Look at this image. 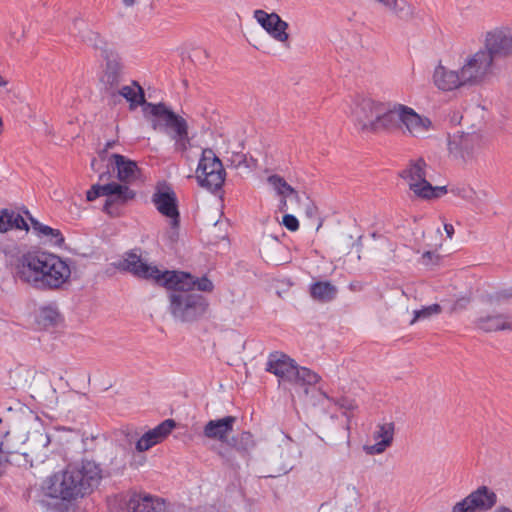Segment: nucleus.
<instances>
[{"label": "nucleus", "instance_id": "nucleus-45", "mask_svg": "<svg viewBox=\"0 0 512 512\" xmlns=\"http://www.w3.org/2000/svg\"><path fill=\"white\" fill-rule=\"evenodd\" d=\"M444 230H445V232L447 234V237L449 239H452V237L454 235V227H453V225L452 224H448V223L444 224Z\"/></svg>", "mask_w": 512, "mask_h": 512}, {"label": "nucleus", "instance_id": "nucleus-22", "mask_svg": "<svg viewBox=\"0 0 512 512\" xmlns=\"http://www.w3.org/2000/svg\"><path fill=\"white\" fill-rule=\"evenodd\" d=\"M394 429L395 426L393 422L379 424L373 434V438L376 443L373 445H365L363 447L366 454H382L388 447H390L394 438Z\"/></svg>", "mask_w": 512, "mask_h": 512}, {"label": "nucleus", "instance_id": "nucleus-29", "mask_svg": "<svg viewBox=\"0 0 512 512\" xmlns=\"http://www.w3.org/2000/svg\"><path fill=\"white\" fill-rule=\"evenodd\" d=\"M118 94L124 97L129 103L130 108L134 109L140 105H146L144 90L142 87L136 82L133 81L132 85L123 86Z\"/></svg>", "mask_w": 512, "mask_h": 512}, {"label": "nucleus", "instance_id": "nucleus-17", "mask_svg": "<svg viewBox=\"0 0 512 512\" xmlns=\"http://www.w3.org/2000/svg\"><path fill=\"white\" fill-rule=\"evenodd\" d=\"M176 426L173 419H166L157 425L155 428L147 431L142 437L136 442V450L144 452L149 450L154 445L162 442Z\"/></svg>", "mask_w": 512, "mask_h": 512}, {"label": "nucleus", "instance_id": "nucleus-15", "mask_svg": "<svg viewBox=\"0 0 512 512\" xmlns=\"http://www.w3.org/2000/svg\"><path fill=\"white\" fill-rule=\"evenodd\" d=\"M297 364L296 362L281 352L271 353L268 357L265 370L277 376L279 382H292Z\"/></svg>", "mask_w": 512, "mask_h": 512}, {"label": "nucleus", "instance_id": "nucleus-20", "mask_svg": "<svg viewBox=\"0 0 512 512\" xmlns=\"http://www.w3.org/2000/svg\"><path fill=\"white\" fill-rule=\"evenodd\" d=\"M398 22L407 23L415 17V7L407 0H373Z\"/></svg>", "mask_w": 512, "mask_h": 512}, {"label": "nucleus", "instance_id": "nucleus-39", "mask_svg": "<svg viewBox=\"0 0 512 512\" xmlns=\"http://www.w3.org/2000/svg\"><path fill=\"white\" fill-rule=\"evenodd\" d=\"M282 224L289 230V231H297L299 229V221L298 219L292 215V214H285L283 216Z\"/></svg>", "mask_w": 512, "mask_h": 512}, {"label": "nucleus", "instance_id": "nucleus-14", "mask_svg": "<svg viewBox=\"0 0 512 512\" xmlns=\"http://www.w3.org/2000/svg\"><path fill=\"white\" fill-rule=\"evenodd\" d=\"M253 17L274 40L283 43L288 47L289 34L287 33V30L289 28V24L277 13H267L262 9H257L253 12Z\"/></svg>", "mask_w": 512, "mask_h": 512}, {"label": "nucleus", "instance_id": "nucleus-47", "mask_svg": "<svg viewBox=\"0 0 512 512\" xmlns=\"http://www.w3.org/2000/svg\"><path fill=\"white\" fill-rule=\"evenodd\" d=\"M337 404L341 407V408H345V409H353V404L351 402H348L347 400L343 399V400H340V401H337Z\"/></svg>", "mask_w": 512, "mask_h": 512}, {"label": "nucleus", "instance_id": "nucleus-38", "mask_svg": "<svg viewBox=\"0 0 512 512\" xmlns=\"http://www.w3.org/2000/svg\"><path fill=\"white\" fill-rule=\"evenodd\" d=\"M451 192L454 195L459 196L467 201H473L475 196V192L471 188L467 187L452 188Z\"/></svg>", "mask_w": 512, "mask_h": 512}, {"label": "nucleus", "instance_id": "nucleus-18", "mask_svg": "<svg viewBox=\"0 0 512 512\" xmlns=\"http://www.w3.org/2000/svg\"><path fill=\"white\" fill-rule=\"evenodd\" d=\"M109 165L116 171L118 180L125 185L135 181L140 173L137 163L121 154H112L109 157Z\"/></svg>", "mask_w": 512, "mask_h": 512}, {"label": "nucleus", "instance_id": "nucleus-23", "mask_svg": "<svg viewBox=\"0 0 512 512\" xmlns=\"http://www.w3.org/2000/svg\"><path fill=\"white\" fill-rule=\"evenodd\" d=\"M106 66L101 76V82L107 90L118 87L123 73V65L119 55L114 52L104 57Z\"/></svg>", "mask_w": 512, "mask_h": 512}, {"label": "nucleus", "instance_id": "nucleus-25", "mask_svg": "<svg viewBox=\"0 0 512 512\" xmlns=\"http://www.w3.org/2000/svg\"><path fill=\"white\" fill-rule=\"evenodd\" d=\"M129 512H164V503L150 495L134 493L128 501Z\"/></svg>", "mask_w": 512, "mask_h": 512}, {"label": "nucleus", "instance_id": "nucleus-8", "mask_svg": "<svg viewBox=\"0 0 512 512\" xmlns=\"http://www.w3.org/2000/svg\"><path fill=\"white\" fill-rule=\"evenodd\" d=\"M495 66L491 57L480 48L464 59L460 70L467 86H478L493 75Z\"/></svg>", "mask_w": 512, "mask_h": 512}, {"label": "nucleus", "instance_id": "nucleus-6", "mask_svg": "<svg viewBox=\"0 0 512 512\" xmlns=\"http://www.w3.org/2000/svg\"><path fill=\"white\" fill-rule=\"evenodd\" d=\"M100 196H105L103 211L111 217H120L124 206L136 196V192L127 185L110 182L106 184H94L87 191L88 201H94Z\"/></svg>", "mask_w": 512, "mask_h": 512}, {"label": "nucleus", "instance_id": "nucleus-3", "mask_svg": "<svg viewBox=\"0 0 512 512\" xmlns=\"http://www.w3.org/2000/svg\"><path fill=\"white\" fill-rule=\"evenodd\" d=\"M103 478L100 465L92 460L69 464L62 472L50 476L44 483L45 494L65 501L90 494Z\"/></svg>", "mask_w": 512, "mask_h": 512}, {"label": "nucleus", "instance_id": "nucleus-28", "mask_svg": "<svg viewBox=\"0 0 512 512\" xmlns=\"http://www.w3.org/2000/svg\"><path fill=\"white\" fill-rule=\"evenodd\" d=\"M80 37L83 42L94 49L99 50L103 58L106 57V55L115 52L98 32L86 28L80 32Z\"/></svg>", "mask_w": 512, "mask_h": 512}, {"label": "nucleus", "instance_id": "nucleus-31", "mask_svg": "<svg viewBox=\"0 0 512 512\" xmlns=\"http://www.w3.org/2000/svg\"><path fill=\"white\" fill-rule=\"evenodd\" d=\"M29 219L31 221L33 230L38 235L48 237L52 245L62 247L65 239L60 230L44 225L33 217H30Z\"/></svg>", "mask_w": 512, "mask_h": 512}, {"label": "nucleus", "instance_id": "nucleus-33", "mask_svg": "<svg viewBox=\"0 0 512 512\" xmlns=\"http://www.w3.org/2000/svg\"><path fill=\"white\" fill-rule=\"evenodd\" d=\"M60 314L55 307H41L37 313L36 320L39 326L43 328L51 327L57 324Z\"/></svg>", "mask_w": 512, "mask_h": 512}, {"label": "nucleus", "instance_id": "nucleus-53", "mask_svg": "<svg viewBox=\"0 0 512 512\" xmlns=\"http://www.w3.org/2000/svg\"><path fill=\"white\" fill-rule=\"evenodd\" d=\"M105 176H106V174H101V175L99 176L100 181H103V180H104V178H105Z\"/></svg>", "mask_w": 512, "mask_h": 512}, {"label": "nucleus", "instance_id": "nucleus-2", "mask_svg": "<svg viewBox=\"0 0 512 512\" xmlns=\"http://www.w3.org/2000/svg\"><path fill=\"white\" fill-rule=\"evenodd\" d=\"M16 278L42 290L62 288L71 276L70 266L58 255L47 251H29L23 254L15 266Z\"/></svg>", "mask_w": 512, "mask_h": 512}, {"label": "nucleus", "instance_id": "nucleus-54", "mask_svg": "<svg viewBox=\"0 0 512 512\" xmlns=\"http://www.w3.org/2000/svg\"><path fill=\"white\" fill-rule=\"evenodd\" d=\"M312 210H313L312 208H308L307 209V214L311 216L312 215Z\"/></svg>", "mask_w": 512, "mask_h": 512}, {"label": "nucleus", "instance_id": "nucleus-43", "mask_svg": "<svg viewBox=\"0 0 512 512\" xmlns=\"http://www.w3.org/2000/svg\"><path fill=\"white\" fill-rule=\"evenodd\" d=\"M469 302V300L467 298H461V299H458L452 306V311H456L457 309L459 308H464L465 305Z\"/></svg>", "mask_w": 512, "mask_h": 512}, {"label": "nucleus", "instance_id": "nucleus-1", "mask_svg": "<svg viewBox=\"0 0 512 512\" xmlns=\"http://www.w3.org/2000/svg\"><path fill=\"white\" fill-rule=\"evenodd\" d=\"M160 286L169 291V313L180 323H193L199 320L209 308L207 298L194 293L193 290L212 292L214 289L213 282L206 276L199 278L189 272L178 270H166V278Z\"/></svg>", "mask_w": 512, "mask_h": 512}, {"label": "nucleus", "instance_id": "nucleus-46", "mask_svg": "<svg viewBox=\"0 0 512 512\" xmlns=\"http://www.w3.org/2000/svg\"><path fill=\"white\" fill-rule=\"evenodd\" d=\"M219 456L223 459H225L226 461H230L231 460V452L230 450L228 449H224V450H220L218 452Z\"/></svg>", "mask_w": 512, "mask_h": 512}, {"label": "nucleus", "instance_id": "nucleus-41", "mask_svg": "<svg viewBox=\"0 0 512 512\" xmlns=\"http://www.w3.org/2000/svg\"><path fill=\"white\" fill-rule=\"evenodd\" d=\"M118 144V141L117 140H110V141H107L104 145V148L99 152V156L101 158H104L105 154L107 153L108 150L114 148L116 145Z\"/></svg>", "mask_w": 512, "mask_h": 512}, {"label": "nucleus", "instance_id": "nucleus-49", "mask_svg": "<svg viewBox=\"0 0 512 512\" xmlns=\"http://www.w3.org/2000/svg\"><path fill=\"white\" fill-rule=\"evenodd\" d=\"M289 197L291 198V200H294L296 203H299V201H300V195L295 189H294L293 193H290Z\"/></svg>", "mask_w": 512, "mask_h": 512}, {"label": "nucleus", "instance_id": "nucleus-35", "mask_svg": "<svg viewBox=\"0 0 512 512\" xmlns=\"http://www.w3.org/2000/svg\"><path fill=\"white\" fill-rule=\"evenodd\" d=\"M267 183L279 197L289 196L290 193L294 192V188L289 185L282 176L278 174L270 175L267 178Z\"/></svg>", "mask_w": 512, "mask_h": 512}, {"label": "nucleus", "instance_id": "nucleus-36", "mask_svg": "<svg viewBox=\"0 0 512 512\" xmlns=\"http://www.w3.org/2000/svg\"><path fill=\"white\" fill-rule=\"evenodd\" d=\"M441 312H442V308L439 304H432L429 306H424L421 309L415 310L413 312L414 317L410 321V324L413 325L417 321L429 319L434 315L440 314Z\"/></svg>", "mask_w": 512, "mask_h": 512}, {"label": "nucleus", "instance_id": "nucleus-11", "mask_svg": "<svg viewBox=\"0 0 512 512\" xmlns=\"http://www.w3.org/2000/svg\"><path fill=\"white\" fill-rule=\"evenodd\" d=\"M481 49L495 64L500 59L509 57L512 54V30L496 28L488 31Z\"/></svg>", "mask_w": 512, "mask_h": 512}, {"label": "nucleus", "instance_id": "nucleus-44", "mask_svg": "<svg viewBox=\"0 0 512 512\" xmlns=\"http://www.w3.org/2000/svg\"><path fill=\"white\" fill-rule=\"evenodd\" d=\"M287 198H289V196L280 197L279 210L282 212H286L288 210Z\"/></svg>", "mask_w": 512, "mask_h": 512}, {"label": "nucleus", "instance_id": "nucleus-21", "mask_svg": "<svg viewBox=\"0 0 512 512\" xmlns=\"http://www.w3.org/2000/svg\"><path fill=\"white\" fill-rule=\"evenodd\" d=\"M477 145V136L465 133H455L448 139L450 154L462 159H468L473 155Z\"/></svg>", "mask_w": 512, "mask_h": 512}, {"label": "nucleus", "instance_id": "nucleus-32", "mask_svg": "<svg viewBox=\"0 0 512 512\" xmlns=\"http://www.w3.org/2000/svg\"><path fill=\"white\" fill-rule=\"evenodd\" d=\"M227 445L240 453L242 456H246L249 451L254 448L255 442L253 435L250 432H242L237 436L232 437L230 441H227Z\"/></svg>", "mask_w": 512, "mask_h": 512}, {"label": "nucleus", "instance_id": "nucleus-19", "mask_svg": "<svg viewBox=\"0 0 512 512\" xmlns=\"http://www.w3.org/2000/svg\"><path fill=\"white\" fill-rule=\"evenodd\" d=\"M433 81L436 87L442 91H452L467 86L460 69L459 71L450 70L441 64L434 70Z\"/></svg>", "mask_w": 512, "mask_h": 512}, {"label": "nucleus", "instance_id": "nucleus-51", "mask_svg": "<svg viewBox=\"0 0 512 512\" xmlns=\"http://www.w3.org/2000/svg\"><path fill=\"white\" fill-rule=\"evenodd\" d=\"M494 512H512V510L505 506H501V507H498Z\"/></svg>", "mask_w": 512, "mask_h": 512}, {"label": "nucleus", "instance_id": "nucleus-30", "mask_svg": "<svg viewBox=\"0 0 512 512\" xmlns=\"http://www.w3.org/2000/svg\"><path fill=\"white\" fill-rule=\"evenodd\" d=\"M28 230V224L25 219L15 212H9L7 209L0 211V232H7L10 229Z\"/></svg>", "mask_w": 512, "mask_h": 512}, {"label": "nucleus", "instance_id": "nucleus-12", "mask_svg": "<svg viewBox=\"0 0 512 512\" xmlns=\"http://www.w3.org/2000/svg\"><path fill=\"white\" fill-rule=\"evenodd\" d=\"M427 164L423 158L410 161L400 176L407 180L409 188L419 198H428L433 194V186L426 180Z\"/></svg>", "mask_w": 512, "mask_h": 512}, {"label": "nucleus", "instance_id": "nucleus-42", "mask_svg": "<svg viewBox=\"0 0 512 512\" xmlns=\"http://www.w3.org/2000/svg\"><path fill=\"white\" fill-rule=\"evenodd\" d=\"M433 194L431 196H429L427 199H433V198H438L440 197L441 195L443 194H446L447 193V188L446 186H436V187H433Z\"/></svg>", "mask_w": 512, "mask_h": 512}, {"label": "nucleus", "instance_id": "nucleus-9", "mask_svg": "<svg viewBox=\"0 0 512 512\" xmlns=\"http://www.w3.org/2000/svg\"><path fill=\"white\" fill-rule=\"evenodd\" d=\"M196 174L199 185L211 191L220 189L226 176L222 162L209 148L202 151Z\"/></svg>", "mask_w": 512, "mask_h": 512}, {"label": "nucleus", "instance_id": "nucleus-10", "mask_svg": "<svg viewBox=\"0 0 512 512\" xmlns=\"http://www.w3.org/2000/svg\"><path fill=\"white\" fill-rule=\"evenodd\" d=\"M139 252L140 249L126 252L122 259L114 263V266L120 271L129 272L137 278L154 280L160 285L166 278V270L161 271L156 266L143 262Z\"/></svg>", "mask_w": 512, "mask_h": 512}, {"label": "nucleus", "instance_id": "nucleus-16", "mask_svg": "<svg viewBox=\"0 0 512 512\" xmlns=\"http://www.w3.org/2000/svg\"><path fill=\"white\" fill-rule=\"evenodd\" d=\"M152 201L162 215L171 219L172 228H177L179 226L180 215L175 192L171 189L157 191L154 193Z\"/></svg>", "mask_w": 512, "mask_h": 512}, {"label": "nucleus", "instance_id": "nucleus-50", "mask_svg": "<svg viewBox=\"0 0 512 512\" xmlns=\"http://www.w3.org/2000/svg\"><path fill=\"white\" fill-rule=\"evenodd\" d=\"M125 7H132L137 3V0H122Z\"/></svg>", "mask_w": 512, "mask_h": 512}, {"label": "nucleus", "instance_id": "nucleus-13", "mask_svg": "<svg viewBox=\"0 0 512 512\" xmlns=\"http://www.w3.org/2000/svg\"><path fill=\"white\" fill-rule=\"evenodd\" d=\"M497 501L496 494L481 486L452 507V512H476L491 509Z\"/></svg>", "mask_w": 512, "mask_h": 512}, {"label": "nucleus", "instance_id": "nucleus-5", "mask_svg": "<svg viewBox=\"0 0 512 512\" xmlns=\"http://www.w3.org/2000/svg\"><path fill=\"white\" fill-rule=\"evenodd\" d=\"M147 108L150 114L155 117L152 124L153 128L165 131L174 141L176 151H186L190 145L187 121L163 103H148Z\"/></svg>", "mask_w": 512, "mask_h": 512}, {"label": "nucleus", "instance_id": "nucleus-26", "mask_svg": "<svg viewBox=\"0 0 512 512\" xmlns=\"http://www.w3.org/2000/svg\"><path fill=\"white\" fill-rule=\"evenodd\" d=\"M477 327L485 332L512 330V317L505 315H489L481 317L476 322Z\"/></svg>", "mask_w": 512, "mask_h": 512}, {"label": "nucleus", "instance_id": "nucleus-27", "mask_svg": "<svg viewBox=\"0 0 512 512\" xmlns=\"http://www.w3.org/2000/svg\"><path fill=\"white\" fill-rule=\"evenodd\" d=\"M337 287L329 281H317L310 286V295L319 302H330L336 298Z\"/></svg>", "mask_w": 512, "mask_h": 512}, {"label": "nucleus", "instance_id": "nucleus-48", "mask_svg": "<svg viewBox=\"0 0 512 512\" xmlns=\"http://www.w3.org/2000/svg\"><path fill=\"white\" fill-rule=\"evenodd\" d=\"M22 36H23V32H21L19 36H17L16 32H10V34H9V41H10V43L12 41L19 42L20 41V37H22Z\"/></svg>", "mask_w": 512, "mask_h": 512}, {"label": "nucleus", "instance_id": "nucleus-55", "mask_svg": "<svg viewBox=\"0 0 512 512\" xmlns=\"http://www.w3.org/2000/svg\"><path fill=\"white\" fill-rule=\"evenodd\" d=\"M321 394H322L325 398H327V399H329V400H330L329 396H328L324 391H321Z\"/></svg>", "mask_w": 512, "mask_h": 512}, {"label": "nucleus", "instance_id": "nucleus-37", "mask_svg": "<svg viewBox=\"0 0 512 512\" xmlns=\"http://www.w3.org/2000/svg\"><path fill=\"white\" fill-rule=\"evenodd\" d=\"M9 435L8 425L0 419V448L3 453L8 455L13 453V446L10 444Z\"/></svg>", "mask_w": 512, "mask_h": 512}, {"label": "nucleus", "instance_id": "nucleus-56", "mask_svg": "<svg viewBox=\"0 0 512 512\" xmlns=\"http://www.w3.org/2000/svg\"><path fill=\"white\" fill-rule=\"evenodd\" d=\"M3 122H2V119L0 118V126H2Z\"/></svg>", "mask_w": 512, "mask_h": 512}, {"label": "nucleus", "instance_id": "nucleus-24", "mask_svg": "<svg viewBox=\"0 0 512 512\" xmlns=\"http://www.w3.org/2000/svg\"><path fill=\"white\" fill-rule=\"evenodd\" d=\"M236 417L226 416L221 419L210 420L203 429V434L208 439L227 442L228 435L233 431Z\"/></svg>", "mask_w": 512, "mask_h": 512}, {"label": "nucleus", "instance_id": "nucleus-4", "mask_svg": "<svg viewBox=\"0 0 512 512\" xmlns=\"http://www.w3.org/2000/svg\"><path fill=\"white\" fill-rule=\"evenodd\" d=\"M352 116L355 125L364 133L391 132L394 123L393 104L364 98L356 104Z\"/></svg>", "mask_w": 512, "mask_h": 512}, {"label": "nucleus", "instance_id": "nucleus-40", "mask_svg": "<svg viewBox=\"0 0 512 512\" xmlns=\"http://www.w3.org/2000/svg\"><path fill=\"white\" fill-rule=\"evenodd\" d=\"M512 298V289H504L501 291L496 292L494 295L491 296V300H502V299H509Z\"/></svg>", "mask_w": 512, "mask_h": 512}, {"label": "nucleus", "instance_id": "nucleus-34", "mask_svg": "<svg viewBox=\"0 0 512 512\" xmlns=\"http://www.w3.org/2000/svg\"><path fill=\"white\" fill-rule=\"evenodd\" d=\"M321 377L314 371L297 365L293 380L291 383L299 385H315Z\"/></svg>", "mask_w": 512, "mask_h": 512}, {"label": "nucleus", "instance_id": "nucleus-7", "mask_svg": "<svg viewBox=\"0 0 512 512\" xmlns=\"http://www.w3.org/2000/svg\"><path fill=\"white\" fill-rule=\"evenodd\" d=\"M393 120L391 132L404 126L405 132L415 138H425L434 129L428 117L418 114L413 108L403 104H393Z\"/></svg>", "mask_w": 512, "mask_h": 512}, {"label": "nucleus", "instance_id": "nucleus-52", "mask_svg": "<svg viewBox=\"0 0 512 512\" xmlns=\"http://www.w3.org/2000/svg\"><path fill=\"white\" fill-rule=\"evenodd\" d=\"M426 257H427V258H431V257H432V253H431V252H425V253L423 254V258H426Z\"/></svg>", "mask_w": 512, "mask_h": 512}]
</instances>
